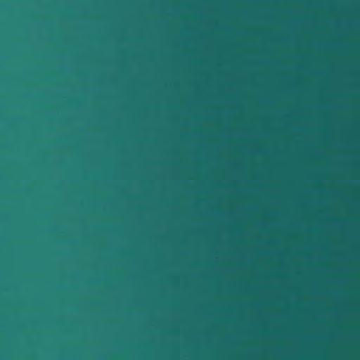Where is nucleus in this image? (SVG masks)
I'll return each instance as SVG.
<instances>
[{
	"instance_id": "1",
	"label": "nucleus",
	"mask_w": 360,
	"mask_h": 360,
	"mask_svg": "<svg viewBox=\"0 0 360 360\" xmlns=\"http://www.w3.org/2000/svg\"><path fill=\"white\" fill-rule=\"evenodd\" d=\"M68 65H70V60H68Z\"/></svg>"
},
{
	"instance_id": "2",
	"label": "nucleus",
	"mask_w": 360,
	"mask_h": 360,
	"mask_svg": "<svg viewBox=\"0 0 360 360\" xmlns=\"http://www.w3.org/2000/svg\"><path fill=\"white\" fill-rule=\"evenodd\" d=\"M68 65H70V60H68Z\"/></svg>"
},
{
	"instance_id": "3",
	"label": "nucleus",
	"mask_w": 360,
	"mask_h": 360,
	"mask_svg": "<svg viewBox=\"0 0 360 360\" xmlns=\"http://www.w3.org/2000/svg\"><path fill=\"white\" fill-rule=\"evenodd\" d=\"M68 65H70V60H68Z\"/></svg>"
},
{
	"instance_id": "4",
	"label": "nucleus",
	"mask_w": 360,
	"mask_h": 360,
	"mask_svg": "<svg viewBox=\"0 0 360 360\" xmlns=\"http://www.w3.org/2000/svg\"><path fill=\"white\" fill-rule=\"evenodd\" d=\"M68 146H70V141L68 142Z\"/></svg>"
},
{
	"instance_id": "5",
	"label": "nucleus",
	"mask_w": 360,
	"mask_h": 360,
	"mask_svg": "<svg viewBox=\"0 0 360 360\" xmlns=\"http://www.w3.org/2000/svg\"><path fill=\"white\" fill-rule=\"evenodd\" d=\"M68 146H70V141L68 142Z\"/></svg>"
},
{
	"instance_id": "6",
	"label": "nucleus",
	"mask_w": 360,
	"mask_h": 360,
	"mask_svg": "<svg viewBox=\"0 0 360 360\" xmlns=\"http://www.w3.org/2000/svg\"><path fill=\"white\" fill-rule=\"evenodd\" d=\"M68 15H70V12L68 13Z\"/></svg>"
},
{
	"instance_id": "7",
	"label": "nucleus",
	"mask_w": 360,
	"mask_h": 360,
	"mask_svg": "<svg viewBox=\"0 0 360 360\" xmlns=\"http://www.w3.org/2000/svg\"><path fill=\"white\" fill-rule=\"evenodd\" d=\"M68 40H69V41L70 40V37L68 38Z\"/></svg>"
},
{
	"instance_id": "8",
	"label": "nucleus",
	"mask_w": 360,
	"mask_h": 360,
	"mask_svg": "<svg viewBox=\"0 0 360 360\" xmlns=\"http://www.w3.org/2000/svg\"><path fill=\"white\" fill-rule=\"evenodd\" d=\"M68 102H69V103L70 102V99L68 100Z\"/></svg>"
},
{
	"instance_id": "9",
	"label": "nucleus",
	"mask_w": 360,
	"mask_h": 360,
	"mask_svg": "<svg viewBox=\"0 0 360 360\" xmlns=\"http://www.w3.org/2000/svg\"><path fill=\"white\" fill-rule=\"evenodd\" d=\"M68 120H69V121L70 120V117L68 118Z\"/></svg>"
},
{
	"instance_id": "10",
	"label": "nucleus",
	"mask_w": 360,
	"mask_h": 360,
	"mask_svg": "<svg viewBox=\"0 0 360 360\" xmlns=\"http://www.w3.org/2000/svg\"><path fill=\"white\" fill-rule=\"evenodd\" d=\"M68 169H69V170L70 169V167H68Z\"/></svg>"
},
{
	"instance_id": "11",
	"label": "nucleus",
	"mask_w": 360,
	"mask_h": 360,
	"mask_svg": "<svg viewBox=\"0 0 360 360\" xmlns=\"http://www.w3.org/2000/svg\"><path fill=\"white\" fill-rule=\"evenodd\" d=\"M68 219H69V220L70 219V217H68Z\"/></svg>"
},
{
	"instance_id": "12",
	"label": "nucleus",
	"mask_w": 360,
	"mask_h": 360,
	"mask_svg": "<svg viewBox=\"0 0 360 360\" xmlns=\"http://www.w3.org/2000/svg\"><path fill=\"white\" fill-rule=\"evenodd\" d=\"M68 333H70V330H68Z\"/></svg>"
},
{
	"instance_id": "13",
	"label": "nucleus",
	"mask_w": 360,
	"mask_h": 360,
	"mask_svg": "<svg viewBox=\"0 0 360 360\" xmlns=\"http://www.w3.org/2000/svg\"><path fill=\"white\" fill-rule=\"evenodd\" d=\"M68 349H69V350L70 349V347H68Z\"/></svg>"
}]
</instances>
